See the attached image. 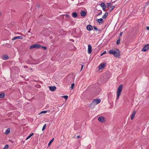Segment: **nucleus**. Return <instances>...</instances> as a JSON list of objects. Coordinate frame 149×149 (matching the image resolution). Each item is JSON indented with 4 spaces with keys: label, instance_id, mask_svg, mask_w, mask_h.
<instances>
[{
    "label": "nucleus",
    "instance_id": "1",
    "mask_svg": "<svg viewBox=\"0 0 149 149\" xmlns=\"http://www.w3.org/2000/svg\"><path fill=\"white\" fill-rule=\"evenodd\" d=\"M116 50L117 51H114L113 49L110 50L109 51V53L113 55L115 57H118L120 56V52L118 49Z\"/></svg>",
    "mask_w": 149,
    "mask_h": 149
},
{
    "label": "nucleus",
    "instance_id": "2",
    "mask_svg": "<svg viewBox=\"0 0 149 149\" xmlns=\"http://www.w3.org/2000/svg\"><path fill=\"white\" fill-rule=\"evenodd\" d=\"M123 85L120 84L118 87L117 92V100H118L121 95V93L122 90Z\"/></svg>",
    "mask_w": 149,
    "mask_h": 149
},
{
    "label": "nucleus",
    "instance_id": "3",
    "mask_svg": "<svg viewBox=\"0 0 149 149\" xmlns=\"http://www.w3.org/2000/svg\"><path fill=\"white\" fill-rule=\"evenodd\" d=\"M41 46L38 44L33 45H31L30 47V49H31L33 48H38L41 47Z\"/></svg>",
    "mask_w": 149,
    "mask_h": 149
},
{
    "label": "nucleus",
    "instance_id": "4",
    "mask_svg": "<svg viewBox=\"0 0 149 149\" xmlns=\"http://www.w3.org/2000/svg\"><path fill=\"white\" fill-rule=\"evenodd\" d=\"M149 49V44H147L145 45L141 50L142 52H146Z\"/></svg>",
    "mask_w": 149,
    "mask_h": 149
},
{
    "label": "nucleus",
    "instance_id": "5",
    "mask_svg": "<svg viewBox=\"0 0 149 149\" xmlns=\"http://www.w3.org/2000/svg\"><path fill=\"white\" fill-rule=\"evenodd\" d=\"M101 100L99 99L95 98L92 100V101L93 102L95 105L99 103Z\"/></svg>",
    "mask_w": 149,
    "mask_h": 149
},
{
    "label": "nucleus",
    "instance_id": "6",
    "mask_svg": "<svg viewBox=\"0 0 149 149\" xmlns=\"http://www.w3.org/2000/svg\"><path fill=\"white\" fill-rule=\"evenodd\" d=\"M92 47L90 44L88 45V54H90L92 52Z\"/></svg>",
    "mask_w": 149,
    "mask_h": 149
},
{
    "label": "nucleus",
    "instance_id": "7",
    "mask_svg": "<svg viewBox=\"0 0 149 149\" xmlns=\"http://www.w3.org/2000/svg\"><path fill=\"white\" fill-rule=\"evenodd\" d=\"M98 120L100 122L104 123L105 122L104 117L103 116H100L98 118Z\"/></svg>",
    "mask_w": 149,
    "mask_h": 149
},
{
    "label": "nucleus",
    "instance_id": "8",
    "mask_svg": "<svg viewBox=\"0 0 149 149\" xmlns=\"http://www.w3.org/2000/svg\"><path fill=\"white\" fill-rule=\"evenodd\" d=\"M86 29L88 30L91 31L93 30V27L91 25H88L86 26Z\"/></svg>",
    "mask_w": 149,
    "mask_h": 149
},
{
    "label": "nucleus",
    "instance_id": "9",
    "mask_svg": "<svg viewBox=\"0 0 149 149\" xmlns=\"http://www.w3.org/2000/svg\"><path fill=\"white\" fill-rule=\"evenodd\" d=\"M105 65V64L102 63L100 64L99 66V69L101 70L104 68Z\"/></svg>",
    "mask_w": 149,
    "mask_h": 149
},
{
    "label": "nucleus",
    "instance_id": "10",
    "mask_svg": "<svg viewBox=\"0 0 149 149\" xmlns=\"http://www.w3.org/2000/svg\"><path fill=\"white\" fill-rule=\"evenodd\" d=\"M95 103L92 101V103L89 105V107L92 109H93L95 107Z\"/></svg>",
    "mask_w": 149,
    "mask_h": 149
},
{
    "label": "nucleus",
    "instance_id": "11",
    "mask_svg": "<svg viewBox=\"0 0 149 149\" xmlns=\"http://www.w3.org/2000/svg\"><path fill=\"white\" fill-rule=\"evenodd\" d=\"M18 39H23V38L22 36H17L15 37L12 38V40H14Z\"/></svg>",
    "mask_w": 149,
    "mask_h": 149
},
{
    "label": "nucleus",
    "instance_id": "12",
    "mask_svg": "<svg viewBox=\"0 0 149 149\" xmlns=\"http://www.w3.org/2000/svg\"><path fill=\"white\" fill-rule=\"evenodd\" d=\"M49 88L50 90L52 91H54L56 89V87L55 86H50Z\"/></svg>",
    "mask_w": 149,
    "mask_h": 149
},
{
    "label": "nucleus",
    "instance_id": "13",
    "mask_svg": "<svg viewBox=\"0 0 149 149\" xmlns=\"http://www.w3.org/2000/svg\"><path fill=\"white\" fill-rule=\"evenodd\" d=\"M80 14L81 16L84 17L86 15V13L85 11L82 10Z\"/></svg>",
    "mask_w": 149,
    "mask_h": 149
},
{
    "label": "nucleus",
    "instance_id": "14",
    "mask_svg": "<svg viewBox=\"0 0 149 149\" xmlns=\"http://www.w3.org/2000/svg\"><path fill=\"white\" fill-rule=\"evenodd\" d=\"M136 113V112L135 111H134L132 113V115H131V120H133V118L134 117V116L135 115V114Z\"/></svg>",
    "mask_w": 149,
    "mask_h": 149
},
{
    "label": "nucleus",
    "instance_id": "15",
    "mask_svg": "<svg viewBox=\"0 0 149 149\" xmlns=\"http://www.w3.org/2000/svg\"><path fill=\"white\" fill-rule=\"evenodd\" d=\"M108 15V13L107 12H106L102 16V18L104 19L106 18L107 17Z\"/></svg>",
    "mask_w": 149,
    "mask_h": 149
},
{
    "label": "nucleus",
    "instance_id": "16",
    "mask_svg": "<svg viewBox=\"0 0 149 149\" xmlns=\"http://www.w3.org/2000/svg\"><path fill=\"white\" fill-rule=\"evenodd\" d=\"M10 129L9 128H8L6 131L5 134H9L10 132Z\"/></svg>",
    "mask_w": 149,
    "mask_h": 149
},
{
    "label": "nucleus",
    "instance_id": "17",
    "mask_svg": "<svg viewBox=\"0 0 149 149\" xmlns=\"http://www.w3.org/2000/svg\"><path fill=\"white\" fill-rule=\"evenodd\" d=\"M77 13L76 12H74L72 13V16L74 18H75L77 17Z\"/></svg>",
    "mask_w": 149,
    "mask_h": 149
},
{
    "label": "nucleus",
    "instance_id": "18",
    "mask_svg": "<svg viewBox=\"0 0 149 149\" xmlns=\"http://www.w3.org/2000/svg\"><path fill=\"white\" fill-rule=\"evenodd\" d=\"M97 22H98L99 24H100L103 22V19L102 18H100L99 19H97Z\"/></svg>",
    "mask_w": 149,
    "mask_h": 149
},
{
    "label": "nucleus",
    "instance_id": "19",
    "mask_svg": "<svg viewBox=\"0 0 149 149\" xmlns=\"http://www.w3.org/2000/svg\"><path fill=\"white\" fill-rule=\"evenodd\" d=\"M5 46L8 48H10L11 45L9 43H6L5 44Z\"/></svg>",
    "mask_w": 149,
    "mask_h": 149
},
{
    "label": "nucleus",
    "instance_id": "20",
    "mask_svg": "<svg viewBox=\"0 0 149 149\" xmlns=\"http://www.w3.org/2000/svg\"><path fill=\"white\" fill-rule=\"evenodd\" d=\"M110 8L109 9L110 12H111L115 8V6H110Z\"/></svg>",
    "mask_w": 149,
    "mask_h": 149
},
{
    "label": "nucleus",
    "instance_id": "21",
    "mask_svg": "<svg viewBox=\"0 0 149 149\" xmlns=\"http://www.w3.org/2000/svg\"><path fill=\"white\" fill-rule=\"evenodd\" d=\"M8 58V56L7 55H5L3 56V59L4 60H6Z\"/></svg>",
    "mask_w": 149,
    "mask_h": 149
},
{
    "label": "nucleus",
    "instance_id": "22",
    "mask_svg": "<svg viewBox=\"0 0 149 149\" xmlns=\"http://www.w3.org/2000/svg\"><path fill=\"white\" fill-rule=\"evenodd\" d=\"M5 96V94L4 93H0V98H3Z\"/></svg>",
    "mask_w": 149,
    "mask_h": 149
},
{
    "label": "nucleus",
    "instance_id": "23",
    "mask_svg": "<svg viewBox=\"0 0 149 149\" xmlns=\"http://www.w3.org/2000/svg\"><path fill=\"white\" fill-rule=\"evenodd\" d=\"M100 6L102 7V8L105 7V8H106V6L105 4V3H102L100 5Z\"/></svg>",
    "mask_w": 149,
    "mask_h": 149
},
{
    "label": "nucleus",
    "instance_id": "24",
    "mask_svg": "<svg viewBox=\"0 0 149 149\" xmlns=\"http://www.w3.org/2000/svg\"><path fill=\"white\" fill-rule=\"evenodd\" d=\"M120 37H119L118 38V39L116 41V43L118 45H119L120 44Z\"/></svg>",
    "mask_w": 149,
    "mask_h": 149
},
{
    "label": "nucleus",
    "instance_id": "25",
    "mask_svg": "<svg viewBox=\"0 0 149 149\" xmlns=\"http://www.w3.org/2000/svg\"><path fill=\"white\" fill-rule=\"evenodd\" d=\"M93 28H94V29L95 30H96V31H99V32L98 33H99L100 32V30H99L97 28V27H96L95 26H93Z\"/></svg>",
    "mask_w": 149,
    "mask_h": 149
},
{
    "label": "nucleus",
    "instance_id": "26",
    "mask_svg": "<svg viewBox=\"0 0 149 149\" xmlns=\"http://www.w3.org/2000/svg\"><path fill=\"white\" fill-rule=\"evenodd\" d=\"M54 139L53 138L49 141L48 144V146H49L51 145V143H52L53 142V141H54Z\"/></svg>",
    "mask_w": 149,
    "mask_h": 149
},
{
    "label": "nucleus",
    "instance_id": "27",
    "mask_svg": "<svg viewBox=\"0 0 149 149\" xmlns=\"http://www.w3.org/2000/svg\"><path fill=\"white\" fill-rule=\"evenodd\" d=\"M9 145L8 144L6 145L3 148V149H8Z\"/></svg>",
    "mask_w": 149,
    "mask_h": 149
},
{
    "label": "nucleus",
    "instance_id": "28",
    "mask_svg": "<svg viewBox=\"0 0 149 149\" xmlns=\"http://www.w3.org/2000/svg\"><path fill=\"white\" fill-rule=\"evenodd\" d=\"M60 139L62 140H63L64 139V135H61L60 137Z\"/></svg>",
    "mask_w": 149,
    "mask_h": 149
},
{
    "label": "nucleus",
    "instance_id": "29",
    "mask_svg": "<svg viewBox=\"0 0 149 149\" xmlns=\"http://www.w3.org/2000/svg\"><path fill=\"white\" fill-rule=\"evenodd\" d=\"M62 97L64 98L65 100L67 99L68 96V95H64L62 96Z\"/></svg>",
    "mask_w": 149,
    "mask_h": 149
},
{
    "label": "nucleus",
    "instance_id": "30",
    "mask_svg": "<svg viewBox=\"0 0 149 149\" xmlns=\"http://www.w3.org/2000/svg\"><path fill=\"white\" fill-rule=\"evenodd\" d=\"M74 83H73L72 84H71V86L70 87L71 90H72L73 89V87L74 86Z\"/></svg>",
    "mask_w": 149,
    "mask_h": 149
},
{
    "label": "nucleus",
    "instance_id": "31",
    "mask_svg": "<svg viewBox=\"0 0 149 149\" xmlns=\"http://www.w3.org/2000/svg\"><path fill=\"white\" fill-rule=\"evenodd\" d=\"M46 124H45L43 126V127H42V131H43L45 129V128H46Z\"/></svg>",
    "mask_w": 149,
    "mask_h": 149
},
{
    "label": "nucleus",
    "instance_id": "32",
    "mask_svg": "<svg viewBox=\"0 0 149 149\" xmlns=\"http://www.w3.org/2000/svg\"><path fill=\"white\" fill-rule=\"evenodd\" d=\"M76 32L75 30H74V31H73V33H72V34H73V36H74V35L75 36H76V35H75V34H76Z\"/></svg>",
    "mask_w": 149,
    "mask_h": 149
},
{
    "label": "nucleus",
    "instance_id": "33",
    "mask_svg": "<svg viewBox=\"0 0 149 149\" xmlns=\"http://www.w3.org/2000/svg\"><path fill=\"white\" fill-rule=\"evenodd\" d=\"M47 112V111H41L39 114H40L41 113H46Z\"/></svg>",
    "mask_w": 149,
    "mask_h": 149
},
{
    "label": "nucleus",
    "instance_id": "34",
    "mask_svg": "<svg viewBox=\"0 0 149 149\" xmlns=\"http://www.w3.org/2000/svg\"><path fill=\"white\" fill-rule=\"evenodd\" d=\"M107 53V52L106 51H104L103 53H102L101 54L100 56H102L103 54H105Z\"/></svg>",
    "mask_w": 149,
    "mask_h": 149
},
{
    "label": "nucleus",
    "instance_id": "35",
    "mask_svg": "<svg viewBox=\"0 0 149 149\" xmlns=\"http://www.w3.org/2000/svg\"><path fill=\"white\" fill-rule=\"evenodd\" d=\"M111 3H107V8L109 7L110 6V5H111Z\"/></svg>",
    "mask_w": 149,
    "mask_h": 149
},
{
    "label": "nucleus",
    "instance_id": "36",
    "mask_svg": "<svg viewBox=\"0 0 149 149\" xmlns=\"http://www.w3.org/2000/svg\"><path fill=\"white\" fill-rule=\"evenodd\" d=\"M41 48H43L44 50H46L47 49V47H46L41 46Z\"/></svg>",
    "mask_w": 149,
    "mask_h": 149
},
{
    "label": "nucleus",
    "instance_id": "37",
    "mask_svg": "<svg viewBox=\"0 0 149 149\" xmlns=\"http://www.w3.org/2000/svg\"><path fill=\"white\" fill-rule=\"evenodd\" d=\"M102 11L101 10H100V12L97 15V16H98L99 15H100L102 14Z\"/></svg>",
    "mask_w": 149,
    "mask_h": 149
},
{
    "label": "nucleus",
    "instance_id": "38",
    "mask_svg": "<svg viewBox=\"0 0 149 149\" xmlns=\"http://www.w3.org/2000/svg\"><path fill=\"white\" fill-rule=\"evenodd\" d=\"M44 31L45 33H50V31L48 30H45Z\"/></svg>",
    "mask_w": 149,
    "mask_h": 149
},
{
    "label": "nucleus",
    "instance_id": "39",
    "mask_svg": "<svg viewBox=\"0 0 149 149\" xmlns=\"http://www.w3.org/2000/svg\"><path fill=\"white\" fill-rule=\"evenodd\" d=\"M149 5V1L147 2L145 6H147Z\"/></svg>",
    "mask_w": 149,
    "mask_h": 149
},
{
    "label": "nucleus",
    "instance_id": "40",
    "mask_svg": "<svg viewBox=\"0 0 149 149\" xmlns=\"http://www.w3.org/2000/svg\"><path fill=\"white\" fill-rule=\"evenodd\" d=\"M65 16L67 17H70V16L68 14H65Z\"/></svg>",
    "mask_w": 149,
    "mask_h": 149
},
{
    "label": "nucleus",
    "instance_id": "41",
    "mask_svg": "<svg viewBox=\"0 0 149 149\" xmlns=\"http://www.w3.org/2000/svg\"><path fill=\"white\" fill-rule=\"evenodd\" d=\"M31 137V136H30V135H29V136H28L26 139V140H27V139H29Z\"/></svg>",
    "mask_w": 149,
    "mask_h": 149
},
{
    "label": "nucleus",
    "instance_id": "42",
    "mask_svg": "<svg viewBox=\"0 0 149 149\" xmlns=\"http://www.w3.org/2000/svg\"><path fill=\"white\" fill-rule=\"evenodd\" d=\"M83 67H84V65H81V70H80L81 71L82 70V69L83 68Z\"/></svg>",
    "mask_w": 149,
    "mask_h": 149
},
{
    "label": "nucleus",
    "instance_id": "43",
    "mask_svg": "<svg viewBox=\"0 0 149 149\" xmlns=\"http://www.w3.org/2000/svg\"><path fill=\"white\" fill-rule=\"evenodd\" d=\"M102 8L103 10V11H105V9H106V8H105V7H104V8Z\"/></svg>",
    "mask_w": 149,
    "mask_h": 149
},
{
    "label": "nucleus",
    "instance_id": "44",
    "mask_svg": "<svg viewBox=\"0 0 149 149\" xmlns=\"http://www.w3.org/2000/svg\"><path fill=\"white\" fill-rule=\"evenodd\" d=\"M122 34H123V32H120V35H119L120 36H122Z\"/></svg>",
    "mask_w": 149,
    "mask_h": 149
},
{
    "label": "nucleus",
    "instance_id": "45",
    "mask_svg": "<svg viewBox=\"0 0 149 149\" xmlns=\"http://www.w3.org/2000/svg\"><path fill=\"white\" fill-rule=\"evenodd\" d=\"M70 40L71 41H72V42H74V40H73V39H70Z\"/></svg>",
    "mask_w": 149,
    "mask_h": 149
},
{
    "label": "nucleus",
    "instance_id": "46",
    "mask_svg": "<svg viewBox=\"0 0 149 149\" xmlns=\"http://www.w3.org/2000/svg\"><path fill=\"white\" fill-rule=\"evenodd\" d=\"M49 35V33L48 34H43V35H44V36H48Z\"/></svg>",
    "mask_w": 149,
    "mask_h": 149
},
{
    "label": "nucleus",
    "instance_id": "47",
    "mask_svg": "<svg viewBox=\"0 0 149 149\" xmlns=\"http://www.w3.org/2000/svg\"><path fill=\"white\" fill-rule=\"evenodd\" d=\"M34 134L33 133H32L31 134L29 135L31 137Z\"/></svg>",
    "mask_w": 149,
    "mask_h": 149
},
{
    "label": "nucleus",
    "instance_id": "48",
    "mask_svg": "<svg viewBox=\"0 0 149 149\" xmlns=\"http://www.w3.org/2000/svg\"><path fill=\"white\" fill-rule=\"evenodd\" d=\"M146 29L147 30H149V26H147L146 27Z\"/></svg>",
    "mask_w": 149,
    "mask_h": 149
},
{
    "label": "nucleus",
    "instance_id": "49",
    "mask_svg": "<svg viewBox=\"0 0 149 149\" xmlns=\"http://www.w3.org/2000/svg\"><path fill=\"white\" fill-rule=\"evenodd\" d=\"M80 137V136H77V138H79Z\"/></svg>",
    "mask_w": 149,
    "mask_h": 149
},
{
    "label": "nucleus",
    "instance_id": "50",
    "mask_svg": "<svg viewBox=\"0 0 149 149\" xmlns=\"http://www.w3.org/2000/svg\"><path fill=\"white\" fill-rule=\"evenodd\" d=\"M37 6V7H39V6H39V4H38V5Z\"/></svg>",
    "mask_w": 149,
    "mask_h": 149
},
{
    "label": "nucleus",
    "instance_id": "51",
    "mask_svg": "<svg viewBox=\"0 0 149 149\" xmlns=\"http://www.w3.org/2000/svg\"><path fill=\"white\" fill-rule=\"evenodd\" d=\"M110 94L111 95L112 94V93H109V95H110Z\"/></svg>",
    "mask_w": 149,
    "mask_h": 149
},
{
    "label": "nucleus",
    "instance_id": "52",
    "mask_svg": "<svg viewBox=\"0 0 149 149\" xmlns=\"http://www.w3.org/2000/svg\"><path fill=\"white\" fill-rule=\"evenodd\" d=\"M1 15V12H0V16Z\"/></svg>",
    "mask_w": 149,
    "mask_h": 149
},
{
    "label": "nucleus",
    "instance_id": "53",
    "mask_svg": "<svg viewBox=\"0 0 149 149\" xmlns=\"http://www.w3.org/2000/svg\"><path fill=\"white\" fill-rule=\"evenodd\" d=\"M26 67H27V66H24V68H26Z\"/></svg>",
    "mask_w": 149,
    "mask_h": 149
},
{
    "label": "nucleus",
    "instance_id": "54",
    "mask_svg": "<svg viewBox=\"0 0 149 149\" xmlns=\"http://www.w3.org/2000/svg\"><path fill=\"white\" fill-rule=\"evenodd\" d=\"M30 32V30L29 31H28V32L29 33V32Z\"/></svg>",
    "mask_w": 149,
    "mask_h": 149
},
{
    "label": "nucleus",
    "instance_id": "55",
    "mask_svg": "<svg viewBox=\"0 0 149 149\" xmlns=\"http://www.w3.org/2000/svg\"><path fill=\"white\" fill-rule=\"evenodd\" d=\"M32 69L31 68V70H32Z\"/></svg>",
    "mask_w": 149,
    "mask_h": 149
},
{
    "label": "nucleus",
    "instance_id": "56",
    "mask_svg": "<svg viewBox=\"0 0 149 149\" xmlns=\"http://www.w3.org/2000/svg\"><path fill=\"white\" fill-rule=\"evenodd\" d=\"M148 97H149V96H148Z\"/></svg>",
    "mask_w": 149,
    "mask_h": 149
}]
</instances>
